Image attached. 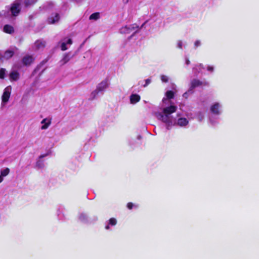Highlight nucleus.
I'll return each mask as SVG.
<instances>
[{
  "mask_svg": "<svg viewBox=\"0 0 259 259\" xmlns=\"http://www.w3.org/2000/svg\"><path fill=\"white\" fill-rule=\"evenodd\" d=\"M177 109V107L175 105L162 106L161 110L156 112L155 115L157 119L165 123L167 130L170 129L174 125L183 128L187 127L190 121L187 116L186 117L178 113L176 118L174 119L171 114L176 112Z\"/></svg>",
  "mask_w": 259,
  "mask_h": 259,
  "instance_id": "1",
  "label": "nucleus"
},
{
  "mask_svg": "<svg viewBox=\"0 0 259 259\" xmlns=\"http://www.w3.org/2000/svg\"><path fill=\"white\" fill-rule=\"evenodd\" d=\"M109 85L110 81L108 79L103 80L97 84L96 89L91 93L90 98L93 100L97 98L99 94H103Z\"/></svg>",
  "mask_w": 259,
  "mask_h": 259,
  "instance_id": "2",
  "label": "nucleus"
},
{
  "mask_svg": "<svg viewBox=\"0 0 259 259\" xmlns=\"http://www.w3.org/2000/svg\"><path fill=\"white\" fill-rule=\"evenodd\" d=\"M23 2H24V0H16L12 4L9 9L12 16H17L19 15L21 10V6Z\"/></svg>",
  "mask_w": 259,
  "mask_h": 259,
  "instance_id": "3",
  "label": "nucleus"
},
{
  "mask_svg": "<svg viewBox=\"0 0 259 259\" xmlns=\"http://www.w3.org/2000/svg\"><path fill=\"white\" fill-rule=\"evenodd\" d=\"M211 113L215 116H219L222 113V104L219 102L212 103L209 107Z\"/></svg>",
  "mask_w": 259,
  "mask_h": 259,
  "instance_id": "4",
  "label": "nucleus"
},
{
  "mask_svg": "<svg viewBox=\"0 0 259 259\" xmlns=\"http://www.w3.org/2000/svg\"><path fill=\"white\" fill-rule=\"evenodd\" d=\"M139 30V26L136 24H132L128 26H125L120 29V32L122 34H133L137 32Z\"/></svg>",
  "mask_w": 259,
  "mask_h": 259,
  "instance_id": "5",
  "label": "nucleus"
},
{
  "mask_svg": "<svg viewBox=\"0 0 259 259\" xmlns=\"http://www.w3.org/2000/svg\"><path fill=\"white\" fill-rule=\"evenodd\" d=\"M165 98H163L162 99V103L160 105V107L159 110L158 111H160L162 109V106H170V105H174V104L171 103L170 101V99H172L174 97V93L171 91H167L165 93Z\"/></svg>",
  "mask_w": 259,
  "mask_h": 259,
  "instance_id": "6",
  "label": "nucleus"
},
{
  "mask_svg": "<svg viewBox=\"0 0 259 259\" xmlns=\"http://www.w3.org/2000/svg\"><path fill=\"white\" fill-rule=\"evenodd\" d=\"M11 92V87L10 86H8L5 88L4 90L3 94L2 97V103H1V107L4 108L6 105V104L9 101L10 95Z\"/></svg>",
  "mask_w": 259,
  "mask_h": 259,
  "instance_id": "7",
  "label": "nucleus"
},
{
  "mask_svg": "<svg viewBox=\"0 0 259 259\" xmlns=\"http://www.w3.org/2000/svg\"><path fill=\"white\" fill-rule=\"evenodd\" d=\"M45 46V42L41 40H38L35 42L32 47L33 51H37L41 50L44 48Z\"/></svg>",
  "mask_w": 259,
  "mask_h": 259,
  "instance_id": "8",
  "label": "nucleus"
},
{
  "mask_svg": "<svg viewBox=\"0 0 259 259\" xmlns=\"http://www.w3.org/2000/svg\"><path fill=\"white\" fill-rule=\"evenodd\" d=\"M60 44L61 50L64 51L68 49V47L72 44V41L71 38H65L61 41Z\"/></svg>",
  "mask_w": 259,
  "mask_h": 259,
  "instance_id": "9",
  "label": "nucleus"
},
{
  "mask_svg": "<svg viewBox=\"0 0 259 259\" xmlns=\"http://www.w3.org/2000/svg\"><path fill=\"white\" fill-rule=\"evenodd\" d=\"M203 85V82L200 80L196 79H193L190 82L189 88V92H191L193 90L198 87Z\"/></svg>",
  "mask_w": 259,
  "mask_h": 259,
  "instance_id": "10",
  "label": "nucleus"
},
{
  "mask_svg": "<svg viewBox=\"0 0 259 259\" xmlns=\"http://www.w3.org/2000/svg\"><path fill=\"white\" fill-rule=\"evenodd\" d=\"M60 17L58 14H52L51 16L48 18V22L49 24H55L58 22Z\"/></svg>",
  "mask_w": 259,
  "mask_h": 259,
  "instance_id": "11",
  "label": "nucleus"
},
{
  "mask_svg": "<svg viewBox=\"0 0 259 259\" xmlns=\"http://www.w3.org/2000/svg\"><path fill=\"white\" fill-rule=\"evenodd\" d=\"M72 58V56H71L70 53H66L64 55L63 58L60 61V63L61 65H63L67 63L71 58Z\"/></svg>",
  "mask_w": 259,
  "mask_h": 259,
  "instance_id": "12",
  "label": "nucleus"
},
{
  "mask_svg": "<svg viewBox=\"0 0 259 259\" xmlns=\"http://www.w3.org/2000/svg\"><path fill=\"white\" fill-rule=\"evenodd\" d=\"M34 58L32 56L26 55L22 59L23 63L25 65H29L33 62Z\"/></svg>",
  "mask_w": 259,
  "mask_h": 259,
  "instance_id": "13",
  "label": "nucleus"
},
{
  "mask_svg": "<svg viewBox=\"0 0 259 259\" xmlns=\"http://www.w3.org/2000/svg\"><path fill=\"white\" fill-rule=\"evenodd\" d=\"M140 96L136 94H132L130 96V103L132 104H135L140 100Z\"/></svg>",
  "mask_w": 259,
  "mask_h": 259,
  "instance_id": "14",
  "label": "nucleus"
},
{
  "mask_svg": "<svg viewBox=\"0 0 259 259\" xmlns=\"http://www.w3.org/2000/svg\"><path fill=\"white\" fill-rule=\"evenodd\" d=\"M51 123V120L50 119L46 118L41 121V124L42 125L41 127V130L47 129Z\"/></svg>",
  "mask_w": 259,
  "mask_h": 259,
  "instance_id": "15",
  "label": "nucleus"
},
{
  "mask_svg": "<svg viewBox=\"0 0 259 259\" xmlns=\"http://www.w3.org/2000/svg\"><path fill=\"white\" fill-rule=\"evenodd\" d=\"M78 219L82 223H88L90 222V221L88 219V217L87 214L84 213H81L79 214L78 216Z\"/></svg>",
  "mask_w": 259,
  "mask_h": 259,
  "instance_id": "16",
  "label": "nucleus"
},
{
  "mask_svg": "<svg viewBox=\"0 0 259 259\" xmlns=\"http://www.w3.org/2000/svg\"><path fill=\"white\" fill-rule=\"evenodd\" d=\"M4 31L6 33L11 34L14 32V28L12 26L10 25H6L4 27Z\"/></svg>",
  "mask_w": 259,
  "mask_h": 259,
  "instance_id": "17",
  "label": "nucleus"
},
{
  "mask_svg": "<svg viewBox=\"0 0 259 259\" xmlns=\"http://www.w3.org/2000/svg\"><path fill=\"white\" fill-rule=\"evenodd\" d=\"M116 220L114 218H111L109 220L108 224L105 226V229L108 230L110 228L109 225L115 226L116 224Z\"/></svg>",
  "mask_w": 259,
  "mask_h": 259,
  "instance_id": "18",
  "label": "nucleus"
},
{
  "mask_svg": "<svg viewBox=\"0 0 259 259\" xmlns=\"http://www.w3.org/2000/svg\"><path fill=\"white\" fill-rule=\"evenodd\" d=\"M186 45V42L182 40H179L177 42V47L180 49H183Z\"/></svg>",
  "mask_w": 259,
  "mask_h": 259,
  "instance_id": "19",
  "label": "nucleus"
},
{
  "mask_svg": "<svg viewBox=\"0 0 259 259\" xmlns=\"http://www.w3.org/2000/svg\"><path fill=\"white\" fill-rule=\"evenodd\" d=\"M19 73L16 71H13L10 74V78L14 80H16L19 78Z\"/></svg>",
  "mask_w": 259,
  "mask_h": 259,
  "instance_id": "20",
  "label": "nucleus"
},
{
  "mask_svg": "<svg viewBox=\"0 0 259 259\" xmlns=\"http://www.w3.org/2000/svg\"><path fill=\"white\" fill-rule=\"evenodd\" d=\"M196 118L199 121H202L204 118V113L201 112H198Z\"/></svg>",
  "mask_w": 259,
  "mask_h": 259,
  "instance_id": "21",
  "label": "nucleus"
},
{
  "mask_svg": "<svg viewBox=\"0 0 259 259\" xmlns=\"http://www.w3.org/2000/svg\"><path fill=\"white\" fill-rule=\"evenodd\" d=\"M45 166V164H44V162L42 160H38L36 163V165H35V167L38 169H41L42 168H44Z\"/></svg>",
  "mask_w": 259,
  "mask_h": 259,
  "instance_id": "22",
  "label": "nucleus"
},
{
  "mask_svg": "<svg viewBox=\"0 0 259 259\" xmlns=\"http://www.w3.org/2000/svg\"><path fill=\"white\" fill-rule=\"evenodd\" d=\"M10 172V169L8 167H6L3 169L1 170V175L4 177H6L9 175Z\"/></svg>",
  "mask_w": 259,
  "mask_h": 259,
  "instance_id": "23",
  "label": "nucleus"
},
{
  "mask_svg": "<svg viewBox=\"0 0 259 259\" xmlns=\"http://www.w3.org/2000/svg\"><path fill=\"white\" fill-rule=\"evenodd\" d=\"M100 17V14L99 13H94L90 15L89 19L90 20H97Z\"/></svg>",
  "mask_w": 259,
  "mask_h": 259,
  "instance_id": "24",
  "label": "nucleus"
},
{
  "mask_svg": "<svg viewBox=\"0 0 259 259\" xmlns=\"http://www.w3.org/2000/svg\"><path fill=\"white\" fill-rule=\"evenodd\" d=\"M37 0H24L25 6L27 7L34 4Z\"/></svg>",
  "mask_w": 259,
  "mask_h": 259,
  "instance_id": "25",
  "label": "nucleus"
},
{
  "mask_svg": "<svg viewBox=\"0 0 259 259\" xmlns=\"http://www.w3.org/2000/svg\"><path fill=\"white\" fill-rule=\"evenodd\" d=\"M209 121L212 125H214L218 123L217 118L211 116L209 117Z\"/></svg>",
  "mask_w": 259,
  "mask_h": 259,
  "instance_id": "26",
  "label": "nucleus"
},
{
  "mask_svg": "<svg viewBox=\"0 0 259 259\" xmlns=\"http://www.w3.org/2000/svg\"><path fill=\"white\" fill-rule=\"evenodd\" d=\"M203 68V66L202 64L197 65L193 68V70L198 72H200L202 69Z\"/></svg>",
  "mask_w": 259,
  "mask_h": 259,
  "instance_id": "27",
  "label": "nucleus"
},
{
  "mask_svg": "<svg viewBox=\"0 0 259 259\" xmlns=\"http://www.w3.org/2000/svg\"><path fill=\"white\" fill-rule=\"evenodd\" d=\"M160 79L162 82H167L169 80V77L165 75H160Z\"/></svg>",
  "mask_w": 259,
  "mask_h": 259,
  "instance_id": "28",
  "label": "nucleus"
},
{
  "mask_svg": "<svg viewBox=\"0 0 259 259\" xmlns=\"http://www.w3.org/2000/svg\"><path fill=\"white\" fill-rule=\"evenodd\" d=\"M206 69L209 72L212 73V72H213V71L214 70V67L212 65H208L207 66Z\"/></svg>",
  "mask_w": 259,
  "mask_h": 259,
  "instance_id": "29",
  "label": "nucleus"
},
{
  "mask_svg": "<svg viewBox=\"0 0 259 259\" xmlns=\"http://www.w3.org/2000/svg\"><path fill=\"white\" fill-rule=\"evenodd\" d=\"M193 93V91H191V92H189V89L185 93H184V94L183 95V96L184 98L187 99L188 98V97H189V96L190 95V94H192Z\"/></svg>",
  "mask_w": 259,
  "mask_h": 259,
  "instance_id": "30",
  "label": "nucleus"
},
{
  "mask_svg": "<svg viewBox=\"0 0 259 259\" xmlns=\"http://www.w3.org/2000/svg\"><path fill=\"white\" fill-rule=\"evenodd\" d=\"M201 45V41L199 40H197L194 42V45L195 48H197L200 47Z\"/></svg>",
  "mask_w": 259,
  "mask_h": 259,
  "instance_id": "31",
  "label": "nucleus"
},
{
  "mask_svg": "<svg viewBox=\"0 0 259 259\" xmlns=\"http://www.w3.org/2000/svg\"><path fill=\"white\" fill-rule=\"evenodd\" d=\"M5 74V69L2 68L0 70V78H4Z\"/></svg>",
  "mask_w": 259,
  "mask_h": 259,
  "instance_id": "32",
  "label": "nucleus"
},
{
  "mask_svg": "<svg viewBox=\"0 0 259 259\" xmlns=\"http://www.w3.org/2000/svg\"><path fill=\"white\" fill-rule=\"evenodd\" d=\"M151 82V80L150 78H148L145 80V83L143 85L144 87H147L148 84H149Z\"/></svg>",
  "mask_w": 259,
  "mask_h": 259,
  "instance_id": "33",
  "label": "nucleus"
},
{
  "mask_svg": "<svg viewBox=\"0 0 259 259\" xmlns=\"http://www.w3.org/2000/svg\"><path fill=\"white\" fill-rule=\"evenodd\" d=\"M134 206V204L131 203V202H129L127 204V207L129 209H132V208Z\"/></svg>",
  "mask_w": 259,
  "mask_h": 259,
  "instance_id": "34",
  "label": "nucleus"
},
{
  "mask_svg": "<svg viewBox=\"0 0 259 259\" xmlns=\"http://www.w3.org/2000/svg\"><path fill=\"white\" fill-rule=\"evenodd\" d=\"M185 63L187 65H188L190 64V61L189 60V59H188V57L185 58Z\"/></svg>",
  "mask_w": 259,
  "mask_h": 259,
  "instance_id": "35",
  "label": "nucleus"
},
{
  "mask_svg": "<svg viewBox=\"0 0 259 259\" xmlns=\"http://www.w3.org/2000/svg\"><path fill=\"white\" fill-rule=\"evenodd\" d=\"M4 177L0 174V183L3 181Z\"/></svg>",
  "mask_w": 259,
  "mask_h": 259,
  "instance_id": "36",
  "label": "nucleus"
},
{
  "mask_svg": "<svg viewBox=\"0 0 259 259\" xmlns=\"http://www.w3.org/2000/svg\"><path fill=\"white\" fill-rule=\"evenodd\" d=\"M129 1L130 0H122V2L125 4H127L129 2Z\"/></svg>",
  "mask_w": 259,
  "mask_h": 259,
  "instance_id": "37",
  "label": "nucleus"
},
{
  "mask_svg": "<svg viewBox=\"0 0 259 259\" xmlns=\"http://www.w3.org/2000/svg\"><path fill=\"white\" fill-rule=\"evenodd\" d=\"M2 15H3L2 13L0 12V17L2 16Z\"/></svg>",
  "mask_w": 259,
  "mask_h": 259,
  "instance_id": "38",
  "label": "nucleus"
}]
</instances>
